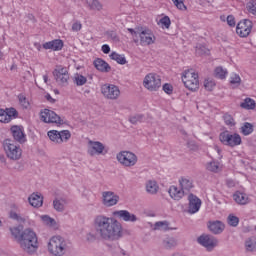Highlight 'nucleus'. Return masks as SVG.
Listing matches in <instances>:
<instances>
[{
	"instance_id": "nucleus-1",
	"label": "nucleus",
	"mask_w": 256,
	"mask_h": 256,
	"mask_svg": "<svg viewBox=\"0 0 256 256\" xmlns=\"http://www.w3.org/2000/svg\"><path fill=\"white\" fill-rule=\"evenodd\" d=\"M93 225L99 237L106 241H117L123 233V227L119 221L104 215L96 216Z\"/></svg>"
},
{
	"instance_id": "nucleus-2",
	"label": "nucleus",
	"mask_w": 256,
	"mask_h": 256,
	"mask_svg": "<svg viewBox=\"0 0 256 256\" xmlns=\"http://www.w3.org/2000/svg\"><path fill=\"white\" fill-rule=\"evenodd\" d=\"M18 243L21 249L29 255L37 253V250L39 249V238H37V234L31 229H26L22 232Z\"/></svg>"
},
{
	"instance_id": "nucleus-3",
	"label": "nucleus",
	"mask_w": 256,
	"mask_h": 256,
	"mask_svg": "<svg viewBox=\"0 0 256 256\" xmlns=\"http://www.w3.org/2000/svg\"><path fill=\"white\" fill-rule=\"evenodd\" d=\"M47 251L52 256H64L69 251V244L62 236H52L47 242Z\"/></svg>"
},
{
	"instance_id": "nucleus-4",
	"label": "nucleus",
	"mask_w": 256,
	"mask_h": 256,
	"mask_svg": "<svg viewBox=\"0 0 256 256\" xmlns=\"http://www.w3.org/2000/svg\"><path fill=\"white\" fill-rule=\"evenodd\" d=\"M181 80L188 91H191L192 93H197V91H199V73L195 72V70H184L181 75Z\"/></svg>"
},
{
	"instance_id": "nucleus-5",
	"label": "nucleus",
	"mask_w": 256,
	"mask_h": 256,
	"mask_svg": "<svg viewBox=\"0 0 256 256\" xmlns=\"http://www.w3.org/2000/svg\"><path fill=\"white\" fill-rule=\"evenodd\" d=\"M4 151L8 159H11V161H19L23 155V149H21V146L17 144V142L6 139L3 143Z\"/></svg>"
},
{
	"instance_id": "nucleus-6",
	"label": "nucleus",
	"mask_w": 256,
	"mask_h": 256,
	"mask_svg": "<svg viewBox=\"0 0 256 256\" xmlns=\"http://www.w3.org/2000/svg\"><path fill=\"white\" fill-rule=\"evenodd\" d=\"M143 87L152 93L161 89V76L157 73H148L143 79Z\"/></svg>"
},
{
	"instance_id": "nucleus-7",
	"label": "nucleus",
	"mask_w": 256,
	"mask_h": 256,
	"mask_svg": "<svg viewBox=\"0 0 256 256\" xmlns=\"http://www.w3.org/2000/svg\"><path fill=\"white\" fill-rule=\"evenodd\" d=\"M219 140L223 145H226L227 147H239V145L243 143L241 135L237 133L231 134L227 130L220 133Z\"/></svg>"
},
{
	"instance_id": "nucleus-8",
	"label": "nucleus",
	"mask_w": 256,
	"mask_h": 256,
	"mask_svg": "<svg viewBox=\"0 0 256 256\" xmlns=\"http://www.w3.org/2000/svg\"><path fill=\"white\" fill-rule=\"evenodd\" d=\"M50 141L56 143L57 145H61L62 143H67L69 139H71V132L69 130H50L47 133Z\"/></svg>"
},
{
	"instance_id": "nucleus-9",
	"label": "nucleus",
	"mask_w": 256,
	"mask_h": 256,
	"mask_svg": "<svg viewBox=\"0 0 256 256\" xmlns=\"http://www.w3.org/2000/svg\"><path fill=\"white\" fill-rule=\"evenodd\" d=\"M117 160L124 167H133L137 165V155L133 152L122 151L117 154Z\"/></svg>"
},
{
	"instance_id": "nucleus-10",
	"label": "nucleus",
	"mask_w": 256,
	"mask_h": 256,
	"mask_svg": "<svg viewBox=\"0 0 256 256\" xmlns=\"http://www.w3.org/2000/svg\"><path fill=\"white\" fill-rule=\"evenodd\" d=\"M101 93L106 99L115 101V99H119L121 90L115 84H104L101 87Z\"/></svg>"
},
{
	"instance_id": "nucleus-11",
	"label": "nucleus",
	"mask_w": 256,
	"mask_h": 256,
	"mask_svg": "<svg viewBox=\"0 0 256 256\" xmlns=\"http://www.w3.org/2000/svg\"><path fill=\"white\" fill-rule=\"evenodd\" d=\"M251 31H253V22L251 20L244 19L238 22L236 26V34L238 37H249V35H251Z\"/></svg>"
},
{
	"instance_id": "nucleus-12",
	"label": "nucleus",
	"mask_w": 256,
	"mask_h": 256,
	"mask_svg": "<svg viewBox=\"0 0 256 256\" xmlns=\"http://www.w3.org/2000/svg\"><path fill=\"white\" fill-rule=\"evenodd\" d=\"M40 119L44 123H53L54 125H63V120L53 110L44 109L40 113Z\"/></svg>"
},
{
	"instance_id": "nucleus-13",
	"label": "nucleus",
	"mask_w": 256,
	"mask_h": 256,
	"mask_svg": "<svg viewBox=\"0 0 256 256\" xmlns=\"http://www.w3.org/2000/svg\"><path fill=\"white\" fill-rule=\"evenodd\" d=\"M17 110L15 108H0V123H11L13 119L17 118Z\"/></svg>"
},
{
	"instance_id": "nucleus-14",
	"label": "nucleus",
	"mask_w": 256,
	"mask_h": 256,
	"mask_svg": "<svg viewBox=\"0 0 256 256\" xmlns=\"http://www.w3.org/2000/svg\"><path fill=\"white\" fill-rule=\"evenodd\" d=\"M140 38V45H153L155 43L156 38L155 34H153V31L150 29H144L139 33Z\"/></svg>"
},
{
	"instance_id": "nucleus-15",
	"label": "nucleus",
	"mask_w": 256,
	"mask_h": 256,
	"mask_svg": "<svg viewBox=\"0 0 256 256\" xmlns=\"http://www.w3.org/2000/svg\"><path fill=\"white\" fill-rule=\"evenodd\" d=\"M103 151H105V145L99 141H89L88 142V154L91 157H95V155H103Z\"/></svg>"
},
{
	"instance_id": "nucleus-16",
	"label": "nucleus",
	"mask_w": 256,
	"mask_h": 256,
	"mask_svg": "<svg viewBox=\"0 0 256 256\" xmlns=\"http://www.w3.org/2000/svg\"><path fill=\"white\" fill-rule=\"evenodd\" d=\"M53 75L57 83H61L62 85H65V83L69 81V71H67V68L65 67H57L54 70Z\"/></svg>"
},
{
	"instance_id": "nucleus-17",
	"label": "nucleus",
	"mask_w": 256,
	"mask_h": 256,
	"mask_svg": "<svg viewBox=\"0 0 256 256\" xmlns=\"http://www.w3.org/2000/svg\"><path fill=\"white\" fill-rule=\"evenodd\" d=\"M112 215L113 217H117V219H122V221H126V223H135V221H137V216L127 210H117L112 212Z\"/></svg>"
},
{
	"instance_id": "nucleus-18",
	"label": "nucleus",
	"mask_w": 256,
	"mask_h": 256,
	"mask_svg": "<svg viewBox=\"0 0 256 256\" xmlns=\"http://www.w3.org/2000/svg\"><path fill=\"white\" fill-rule=\"evenodd\" d=\"M188 213H191L192 215L199 212V209H201V199L199 197L195 196L194 194H189L188 196Z\"/></svg>"
},
{
	"instance_id": "nucleus-19",
	"label": "nucleus",
	"mask_w": 256,
	"mask_h": 256,
	"mask_svg": "<svg viewBox=\"0 0 256 256\" xmlns=\"http://www.w3.org/2000/svg\"><path fill=\"white\" fill-rule=\"evenodd\" d=\"M198 243L203 247H206L208 251H211L214 247H217V239L213 236L202 235L198 238Z\"/></svg>"
},
{
	"instance_id": "nucleus-20",
	"label": "nucleus",
	"mask_w": 256,
	"mask_h": 256,
	"mask_svg": "<svg viewBox=\"0 0 256 256\" xmlns=\"http://www.w3.org/2000/svg\"><path fill=\"white\" fill-rule=\"evenodd\" d=\"M103 204L106 207H113V205H117L119 203V196L114 194L111 191H106L102 193Z\"/></svg>"
},
{
	"instance_id": "nucleus-21",
	"label": "nucleus",
	"mask_w": 256,
	"mask_h": 256,
	"mask_svg": "<svg viewBox=\"0 0 256 256\" xmlns=\"http://www.w3.org/2000/svg\"><path fill=\"white\" fill-rule=\"evenodd\" d=\"M65 43L61 39H54L48 42H45L42 47L43 49L50 50V51H61Z\"/></svg>"
},
{
	"instance_id": "nucleus-22",
	"label": "nucleus",
	"mask_w": 256,
	"mask_h": 256,
	"mask_svg": "<svg viewBox=\"0 0 256 256\" xmlns=\"http://www.w3.org/2000/svg\"><path fill=\"white\" fill-rule=\"evenodd\" d=\"M180 189L184 192L185 195H189V193H191V189H193V187H195V185H193V180L189 177H181L178 181Z\"/></svg>"
},
{
	"instance_id": "nucleus-23",
	"label": "nucleus",
	"mask_w": 256,
	"mask_h": 256,
	"mask_svg": "<svg viewBox=\"0 0 256 256\" xmlns=\"http://www.w3.org/2000/svg\"><path fill=\"white\" fill-rule=\"evenodd\" d=\"M10 131L13 138L18 143H25V141H27V138H25V131L23 130V127L15 125L11 127Z\"/></svg>"
},
{
	"instance_id": "nucleus-24",
	"label": "nucleus",
	"mask_w": 256,
	"mask_h": 256,
	"mask_svg": "<svg viewBox=\"0 0 256 256\" xmlns=\"http://www.w3.org/2000/svg\"><path fill=\"white\" fill-rule=\"evenodd\" d=\"M168 193L171 199H174V201H181V199L185 197V192L175 185L170 186Z\"/></svg>"
},
{
	"instance_id": "nucleus-25",
	"label": "nucleus",
	"mask_w": 256,
	"mask_h": 256,
	"mask_svg": "<svg viewBox=\"0 0 256 256\" xmlns=\"http://www.w3.org/2000/svg\"><path fill=\"white\" fill-rule=\"evenodd\" d=\"M233 200L238 205H247L251 201V199H249V195H247V193L241 192V191H236L233 194Z\"/></svg>"
},
{
	"instance_id": "nucleus-26",
	"label": "nucleus",
	"mask_w": 256,
	"mask_h": 256,
	"mask_svg": "<svg viewBox=\"0 0 256 256\" xmlns=\"http://www.w3.org/2000/svg\"><path fill=\"white\" fill-rule=\"evenodd\" d=\"M94 66L98 71H101L102 73H109V71H111V66H109V63L101 58H97L94 61Z\"/></svg>"
},
{
	"instance_id": "nucleus-27",
	"label": "nucleus",
	"mask_w": 256,
	"mask_h": 256,
	"mask_svg": "<svg viewBox=\"0 0 256 256\" xmlns=\"http://www.w3.org/2000/svg\"><path fill=\"white\" fill-rule=\"evenodd\" d=\"M28 201L32 207H43V196L38 193H33L29 196Z\"/></svg>"
},
{
	"instance_id": "nucleus-28",
	"label": "nucleus",
	"mask_w": 256,
	"mask_h": 256,
	"mask_svg": "<svg viewBox=\"0 0 256 256\" xmlns=\"http://www.w3.org/2000/svg\"><path fill=\"white\" fill-rule=\"evenodd\" d=\"M208 227H209V230L215 235H219V233H223V230L225 229V225L222 224L221 221L210 222Z\"/></svg>"
},
{
	"instance_id": "nucleus-29",
	"label": "nucleus",
	"mask_w": 256,
	"mask_h": 256,
	"mask_svg": "<svg viewBox=\"0 0 256 256\" xmlns=\"http://www.w3.org/2000/svg\"><path fill=\"white\" fill-rule=\"evenodd\" d=\"M206 169L211 173H219V171L223 170V164H221L219 161L212 160L206 164Z\"/></svg>"
},
{
	"instance_id": "nucleus-30",
	"label": "nucleus",
	"mask_w": 256,
	"mask_h": 256,
	"mask_svg": "<svg viewBox=\"0 0 256 256\" xmlns=\"http://www.w3.org/2000/svg\"><path fill=\"white\" fill-rule=\"evenodd\" d=\"M157 25L161 27V29H169L171 27V18L162 14L160 19L157 20Z\"/></svg>"
},
{
	"instance_id": "nucleus-31",
	"label": "nucleus",
	"mask_w": 256,
	"mask_h": 256,
	"mask_svg": "<svg viewBox=\"0 0 256 256\" xmlns=\"http://www.w3.org/2000/svg\"><path fill=\"white\" fill-rule=\"evenodd\" d=\"M227 75H229V72L227 71V69L221 66H218L214 69V77L216 79H227Z\"/></svg>"
},
{
	"instance_id": "nucleus-32",
	"label": "nucleus",
	"mask_w": 256,
	"mask_h": 256,
	"mask_svg": "<svg viewBox=\"0 0 256 256\" xmlns=\"http://www.w3.org/2000/svg\"><path fill=\"white\" fill-rule=\"evenodd\" d=\"M146 191L150 195H155L159 191V184L155 180H150L146 183Z\"/></svg>"
},
{
	"instance_id": "nucleus-33",
	"label": "nucleus",
	"mask_w": 256,
	"mask_h": 256,
	"mask_svg": "<svg viewBox=\"0 0 256 256\" xmlns=\"http://www.w3.org/2000/svg\"><path fill=\"white\" fill-rule=\"evenodd\" d=\"M110 59H112V61H116V63H118L119 65H126L127 63V59L125 58V55L119 54L117 52H112L110 54Z\"/></svg>"
},
{
	"instance_id": "nucleus-34",
	"label": "nucleus",
	"mask_w": 256,
	"mask_h": 256,
	"mask_svg": "<svg viewBox=\"0 0 256 256\" xmlns=\"http://www.w3.org/2000/svg\"><path fill=\"white\" fill-rule=\"evenodd\" d=\"M240 107H242V109H247L248 111L253 110L256 107L255 100L251 98H245L244 101L240 104Z\"/></svg>"
},
{
	"instance_id": "nucleus-35",
	"label": "nucleus",
	"mask_w": 256,
	"mask_h": 256,
	"mask_svg": "<svg viewBox=\"0 0 256 256\" xmlns=\"http://www.w3.org/2000/svg\"><path fill=\"white\" fill-rule=\"evenodd\" d=\"M86 3L93 11H101V9H103V5L97 0H87Z\"/></svg>"
},
{
	"instance_id": "nucleus-36",
	"label": "nucleus",
	"mask_w": 256,
	"mask_h": 256,
	"mask_svg": "<svg viewBox=\"0 0 256 256\" xmlns=\"http://www.w3.org/2000/svg\"><path fill=\"white\" fill-rule=\"evenodd\" d=\"M203 85L206 91H213V89H215V87L217 86V83L212 78H206L204 79Z\"/></svg>"
},
{
	"instance_id": "nucleus-37",
	"label": "nucleus",
	"mask_w": 256,
	"mask_h": 256,
	"mask_svg": "<svg viewBox=\"0 0 256 256\" xmlns=\"http://www.w3.org/2000/svg\"><path fill=\"white\" fill-rule=\"evenodd\" d=\"M18 209L17 206H12L10 210V219H14L15 221H18L19 223H23L25 219L20 217V215L17 213Z\"/></svg>"
},
{
	"instance_id": "nucleus-38",
	"label": "nucleus",
	"mask_w": 256,
	"mask_h": 256,
	"mask_svg": "<svg viewBox=\"0 0 256 256\" xmlns=\"http://www.w3.org/2000/svg\"><path fill=\"white\" fill-rule=\"evenodd\" d=\"M241 133L242 135H251V133H253V124L246 122L242 125L241 127Z\"/></svg>"
},
{
	"instance_id": "nucleus-39",
	"label": "nucleus",
	"mask_w": 256,
	"mask_h": 256,
	"mask_svg": "<svg viewBox=\"0 0 256 256\" xmlns=\"http://www.w3.org/2000/svg\"><path fill=\"white\" fill-rule=\"evenodd\" d=\"M40 219H41L42 223H44V225H47L48 227H55V225H56L55 219H53L47 215L40 216Z\"/></svg>"
},
{
	"instance_id": "nucleus-40",
	"label": "nucleus",
	"mask_w": 256,
	"mask_h": 256,
	"mask_svg": "<svg viewBox=\"0 0 256 256\" xmlns=\"http://www.w3.org/2000/svg\"><path fill=\"white\" fill-rule=\"evenodd\" d=\"M245 247L247 251H256V238L252 237L246 240Z\"/></svg>"
},
{
	"instance_id": "nucleus-41",
	"label": "nucleus",
	"mask_w": 256,
	"mask_h": 256,
	"mask_svg": "<svg viewBox=\"0 0 256 256\" xmlns=\"http://www.w3.org/2000/svg\"><path fill=\"white\" fill-rule=\"evenodd\" d=\"M74 83L78 86L81 87L87 83V77L81 75V74H75L74 76Z\"/></svg>"
},
{
	"instance_id": "nucleus-42",
	"label": "nucleus",
	"mask_w": 256,
	"mask_h": 256,
	"mask_svg": "<svg viewBox=\"0 0 256 256\" xmlns=\"http://www.w3.org/2000/svg\"><path fill=\"white\" fill-rule=\"evenodd\" d=\"M230 84L234 87H239V85H241V76H239V74L236 73L231 74Z\"/></svg>"
},
{
	"instance_id": "nucleus-43",
	"label": "nucleus",
	"mask_w": 256,
	"mask_h": 256,
	"mask_svg": "<svg viewBox=\"0 0 256 256\" xmlns=\"http://www.w3.org/2000/svg\"><path fill=\"white\" fill-rule=\"evenodd\" d=\"M18 100L19 104L21 105V107H23V109H29L30 103L25 94L18 95Z\"/></svg>"
},
{
	"instance_id": "nucleus-44",
	"label": "nucleus",
	"mask_w": 256,
	"mask_h": 256,
	"mask_svg": "<svg viewBox=\"0 0 256 256\" xmlns=\"http://www.w3.org/2000/svg\"><path fill=\"white\" fill-rule=\"evenodd\" d=\"M223 119L225 125H227L228 127H235V119L233 118V116H231V114H224Z\"/></svg>"
},
{
	"instance_id": "nucleus-45",
	"label": "nucleus",
	"mask_w": 256,
	"mask_h": 256,
	"mask_svg": "<svg viewBox=\"0 0 256 256\" xmlns=\"http://www.w3.org/2000/svg\"><path fill=\"white\" fill-rule=\"evenodd\" d=\"M154 229H158L159 231H167L169 229V223L167 221L156 222Z\"/></svg>"
},
{
	"instance_id": "nucleus-46",
	"label": "nucleus",
	"mask_w": 256,
	"mask_h": 256,
	"mask_svg": "<svg viewBox=\"0 0 256 256\" xmlns=\"http://www.w3.org/2000/svg\"><path fill=\"white\" fill-rule=\"evenodd\" d=\"M10 231H11L13 237H15V239H18V241H19V239H21V235L23 234V233H21V231H23V226L11 228Z\"/></svg>"
},
{
	"instance_id": "nucleus-47",
	"label": "nucleus",
	"mask_w": 256,
	"mask_h": 256,
	"mask_svg": "<svg viewBox=\"0 0 256 256\" xmlns=\"http://www.w3.org/2000/svg\"><path fill=\"white\" fill-rule=\"evenodd\" d=\"M228 224L231 226V227H237L239 225V217L233 215V214H230L228 216Z\"/></svg>"
},
{
	"instance_id": "nucleus-48",
	"label": "nucleus",
	"mask_w": 256,
	"mask_h": 256,
	"mask_svg": "<svg viewBox=\"0 0 256 256\" xmlns=\"http://www.w3.org/2000/svg\"><path fill=\"white\" fill-rule=\"evenodd\" d=\"M175 7L180 11H187V6L185 5V0H172Z\"/></svg>"
},
{
	"instance_id": "nucleus-49",
	"label": "nucleus",
	"mask_w": 256,
	"mask_h": 256,
	"mask_svg": "<svg viewBox=\"0 0 256 256\" xmlns=\"http://www.w3.org/2000/svg\"><path fill=\"white\" fill-rule=\"evenodd\" d=\"M247 11L251 13V15H256V0H251L247 3Z\"/></svg>"
},
{
	"instance_id": "nucleus-50",
	"label": "nucleus",
	"mask_w": 256,
	"mask_h": 256,
	"mask_svg": "<svg viewBox=\"0 0 256 256\" xmlns=\"http://www.w3.org/2000/svg\"><path fill=\"white\" fill-rule=\"evenodd\" d=\"M163 244L166 249H172V247H175V245H177V241H175L173 238H167L166 240H164Z\"/></svg>"
},
{
	"instance_id": "nucleus-51",
	"label": "nucleus",
	"mask_w": 256,
	"mask_h": 256,
	"mask_svg": "<svg viewBox=\"0 0 256 256\" xmlns=\"http://www.w3.org/2000/svg\"><path fill=\"white\" fill-rule=\"evenodd\" d=\"M81 29H83V24H81V21H75L72 24V31L74 33H79V31H81Z\"/></svg>"
},
{
	"instance_id": "nucleus-52",
	"label": "nucleus",
	"mask_w": 256,
	"mask_h": 256,
	"mask_svg": "<svg viewBox=\"0 0 256 256\" xmlns=\"http://www.w3.org/2000/svg\"><path fill=\"white\" fill-rule=\"evenodd\" d=\"M162 89H163L164 93H166V95H173V85H171L169 83H165L162 86Z\"/></svg>"
},
{
	"instance_id": "nucleus-53",
	"label": "nucleus",
	"mask_w": 256,
	"mask_h": 256,
	"mask_svg": "<svg viewBox=\"0 0 256 256\" xmlns=\"http://www.w3.org/2000/svg\"><path fill=\"white\" fill-rule=\"evenodd\" d=\"M226 21H227V25H229V27H235V25H236L235 16L228 15L226 18Z\"/></svg>"
},
{
	"instance_id": "nucleus-54",
	"label": "nucleus",
	"mask_w": 256,
	"mask_h": 256,
	"mask_svg": "<svg viewBox=\"0 0 256 256\" xmlns=\"http://www.w3.org/2000/svg\"><path fill=\"white\" fill-rule=\"evenodd\" d=\"M53 205H54V209H56V211H63V203H61V201L54 200Z\"/></svg>"
},
{
	"instance_id": "nucleus-55",
	"label": "nucleus",
	"mask_w": 256,
	"mask_h": 256,
	"mask_svg": "<svg viewBox=\"0 0 256 256\" xmlns=\"http://www.w3.org/2000/svg\"><path fill=\"white\" fill-rule=\"evenodd\" d=\"M101 51L105 54L108 55V53H111V47L108 44H104L101 47Z\"/></svg>"
},
{
	"instance_id": "nucleus-56",
	"label": "nucleus",
	"mask_w": 256,
	"mask_h": 256,
	"mask_svg": "<svg viewBox=\"0 0 256 256\" xmlns=\"http://www.w3.org/2000/svg\"><path fill=\"white\" fill-rule=\"evenodd\" d=\"M139 121H141V116H132V117H130V122H132L133 124L139 123Z\"/></svg>"
},
{
	"instance_id": "nucleus-57",
	"label": "nucleus",
	"mask_w": 256,
	"mask_h": 256,
	"mask_svg": "<svg viewBox=\"0 0 256 256\" xmlns=\"http://www.w3.org/2000/svg\"><path fill=\"white\" fill-rule=\"evenodd\" d=\"M128 31L134 39L137 37V31H135L133 28H128Z\"/></svg>"
},
{
	"instance_id": "nucleus-58",
	"label": "nucleus",
	"mask_w": 256,
	"mask_h": 256,
	"mask_svg": "<svg viewBox=\"0 0 256 256\" xmlns=\"http://www.w3.org/2000/svg\"><path fill=\"white\" fill-rule=\"evenodd\" d=\"M45 99H47V101H49L50 103H55V99L51 97V94H46Z\"/></svg>"
},
{
	"instance_id": "nucleus-59",
	"label": "nucleus",
	"mask_w": 256,
	"mask_h": 256,
	"mask_svg": "<svg viewBox=\"0 0 256 256\" xmlns=\"http://www.w3.org/2000/svg\"><path fill=\"white\" fill-rule=\"evenodd\" d=\"M95 235H93V234H91V233H89L88 235H87V241H95Z\"/></svg>"
},
{
	"instance_id": "nucleus-60",
	"label": "nucleus",
	"mask_w": 256,
	"mask_h": 256,
	"mask_svg": "<svg viewBox=\"0 0 256 256\" xmlns=\"http://www.w3.org/2000/svg\"><path fill=\"white\" fill-rule=\"evenodd\" d=\"M3 59V51L0 49V61Z\"/></svg>"
},
{
	"instance_id": "nucleus-61",
	"label": "nucleus",
	"mask_w": 256,
	"mask_h": 256,
	"mask_svg": "<svg viewBox=\"0 0 256 256\" xmlns=\"http://www.w3.org/2000/svg\"><path fill=\"white\" fill-rule=\"evenodd\" d=\"M43 79H44L45 83H47V75H44Z\"/></svg>"
},
{
	"instance_id": "nucleus-62",
	"label": "nucleus",
	"mask_w": 256,
	"mask_h": 256,
	"mask_svg": "<svg viewBox=\"0 0 256 256\" xmlns=\"http://www.w3.org/2000/svg\"><path fill=\"white\" fill-rule=\"evenodd\" d=\"M218 153H221V150L220 149H217Z\"/></svg>"
},
{
	"instance_id": "nucleus-63",
	"label": "nucleus",
	"mask_w": 256,
	"mask_h": 256,
	"mask_svg": "<svg viewBox=\"0 0 256 256\" xmlns=\"http://www.w3.org/2000/svg\"><path fill=\"white\" fill-rule=\"evenodd\" d=\"M197 51H198V53H200V52H199V48H197Z\"/></svg>"
},
{
	"instance_id": "nucleus-64",
	"label": "nucleus",
	"mask_w": 256,
	"mask_h": 256,
	"mask_svg": "<svg viewBox=\"0 0 256 256\" xmlns=\"http://www.w3.org/2000/svg\"><path fill=\"white\" fill-rule=\"evenodd\" d=\"M122 255H125V252H122Z\"/></svg>"
}]
</instances>
